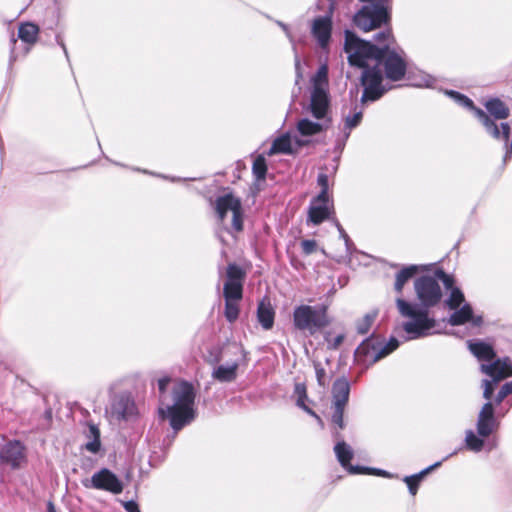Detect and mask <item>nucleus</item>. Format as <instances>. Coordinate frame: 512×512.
<instances>
[{"label": "nucleus", "mask_w": 512, "mask_h": 512, "mask_svg": "<svg viewBox=\"0 0 512 512\" xmlns=\"http://www.w3.org/2000/svg\"><path fill=\"white\" fill-rule=\"evenodd\" d=\"M414 290L419 304L411 303L402 297L396 298V307L401 317L406 318L402 329L407 333L406 340L419 339L432 335L436 320L429 316V309L437 306L442 299V289L437 279L422 275L414 282Z\"/></svg>", "instance_id": "nucleus-1"}, {"label": "nucleus", "mask_w": 512, "mask_h": 512, "mask_svg": "<svg viewBox=\"0 0 512 512\" xmlns=\"http://www.w3.org/2000/svg\"><path fill=\"white\" fill-rule=\"evenodd\" d=\"M173 403L160 407L158 412L163 419H168L174 432L190 424L196 417L194 409L195 389L188 381H181L173 387Z\"/></svg>", "instance_id": "nucleus-2"}, {"label": "nucleus", "mask_w": 512, "mask_h": 512, "mask_svg": "<svg viewBox=\"0 0 512 512\" xmlns=\"http://www.w3.org/2000/svg\"><path fill=\"white\" fill-rule=\"evenodd\" d=\"M374 39L376 42L381 44L383 53L375 61V65L379 68H383L385 77L391 81H399L404 78L407 70V63L404 59V52L396 51L390 48L391 42L394 40L393 34L390 28H386L377 34Z\"/></svg>", "instance_id": "nucleus-3"}, {"label": "nucleus", "mask_w": 512, "mask_h": 512, "mask_svg": "<svg viewBox=\"0 0 512 512\" xmlns=\"http://www.w3.org/2000/svg\"><path fill=\"white\" fill-rule=\"evenodd\" d=\"M381 44L359 38L354 32L345 30L344 51L351 66L364 68L375 63L383 53Z\"/></svg>", "instance_id": "nucleus-4"}, {"label": "nucleus", "mask_w": 512, "mask_h": 512, "mask_svg": "<svg viewBox=\"0 0 512 512\" xmlns=\"http://www.w3.org/2000/svg\"><path fill=\"white\" fill-rule=\"evenodd\" d=\"M330 324L327 307L324 305L302 304L293 311V325L299 331H307L314 335Z\"/></svg>", "instance_id": "nucleus-5"}, {"label": "nucleus", "mask_w": 512, "mask_h": 512, "mask_svg": "<svg viewBox=\"0 0 512 512\" xmlns=\"http://www.w3.org/2000/svg\"><path fill=\"white\" fill-rule=\"evenodd\" d=\"M446 94L451 97L457 104L474 111L475 116L485 128L486 132L495 140L508 143L510 138V126L507 122H502L500 126L487 115L485 111L474 106L473 101L467 96L454 90L446 91Z\"/></svg>", "instance_id": "nucleus-6"}, {"label": "nucleus", "mask_w": 512, "mask_h": 512, "mask_svg": "<svg viewBox=\"0 0 512 512\" xmlns=\"http://www.w3.org/2000/svg\"><path fill=\"white\" fill-rule=\"evenodd\" d=\"M361 69L360 83L363 87L361 103L375 102L388 91L383 84V71L375 63Z\"/></svg>", "instance_id": "nucleus-7"}, {"label": "nucleus", "mask_w": 512, "mask_h": 512, "mask_svg": "<svg viewBox=\"0 0 512 512\" xmlns=\"http://www.w3.org/2000/svg\"><path fill=\"white\" fill-rule=\"evenodd\" d=\"M389 22L390 12L388 7H369L363 5L353 17L354 25L363 32H370L381 28L383 25H388Z\"/></svg>", "instance_id": "nucleus-8"}, {"label": "nucleus", "mask_w": 512, "mask_h": 512, "mask_svg": "<svg viewBox=\"0 0 512 512\" xmlns=\"http://www.w3.org/2000/svg\"><path fill=\"white\" fill-rule=\"evenodd\" d=\"M350 382L342 376L337 378L332 385L333 412L331 421L340 430L344 429V410L349 400Z\"/></svg>", "instance_id": "nucleus-9"}, {"label": "nucleus", "mask_w": 512, "mask_h": 512, "mask_svg": "<svg viewBox=\"0 0 512 512\" xmlns=\"http://www.w3.org/2000/svg\"><path fill=\"white\" fill-rule=\"evenodd\" d=\"M399 344L400 342L397 338L391 337L388 342L383 345L382 341L374 337V335H371L362 341L355 353L359 356L371 358L373 362H376L396 350Z\"/></svg>", "instance_id": "nucleus-10"}, {"label": "nucleus", "mask_w": 512, "mask_h": 512, "mask_svg": "<svg viewBox=\"0 0 512 512\" xmlns=\"http://www.w3.org/2000/svg\"><path fill=\"white\" fill-rule=\"evenodd\" d=\"M82 485L88 489L103 490L112 494H119L123 490L122 481L108 468H102L90 479L83 480Z\"/></svg>", "instance_id": "nucleus-11"}, {"label": "nucleus", "mask_w": 512, "mask_h": 512, "mask_svg": "<svg viewBox=\"0 0 512 512\" xmlns=\"http://www.w3.org/2000/svg\"><path fill=\"white\" fill-rule=\"evenodd\" d=\"M308 111L317 120H326L331 118L329 116L330 95L328 90L320 83H315L313 85Z\"/></svg>", "instance_id": "nucleus-12"}, {"label": "nucleus", "mask_w": 512, "mask_h": 512, "mask_svg": "<svg viewBox=\"0 0 512 512\" xmlns=\"http://www.w3.org/2000/svg\"><path fill=\"white\" fill-rule=\"evenodd\" d=\"M333 12L334 4L331 2L326 14L315 17L312 22L311 34L321 48H326L330 42L333 25Z\"/></svg>", "instance_id": "nucleus-13"}, {"label": "nucleus", "mask_w": 512, "mask_h": 512, "mask_svg": "<svg viewBox=\"0 0 512 512\" xmlns=\"http://www.w3.org/2000/svg\"><path fill=\"white\" fill-rule=\"evenodd\" d=\"M335 214L334 203L331 198L318 196L312 198L308 207L307 223L320 225L326 220L332 219Z\"/></svg>", "instance_id": "nucleus-14"}, {"label": "nucleus", "mask_w": 512, "mask_h": 512, "mask_svg": "<svg viewBox=\"0 0 512 512\" xmlns=\"http://www.w3.org/2000/svg\"><path fill=\"white\" fill-rule=\"evenodd\" d=\"M480 370L494 383H498L512 376V361L509 357L494 358L491 362L481 363Z\"/></svg>", "instance_id": "nucleus-15"}, {"label": "nucleus", "mask_w": 512, "mask_h": 512, "mask_svg": "<svg viewBox=\"0 0 512 512\" xmlns=\"http://www.w3.org/2000/svg\"><path fill=\"white\" fill-rule=\"evenodd\" d=\"M58 20L53 14V17L44 23L42 27L34 23V44L42 42L43 44H52L53 42L58 43L64 51L66 58L68 59V51L65 44L62 42L59 34L55 31V26Z\"/></svg>", "instance_id": "nucleus-16"}, {"label": "nucleus", "mask_w": 512, "mask_h": 512, "mask_svg": "<svg viewBox=\"0 0 512 512\" xmlns=\"http://www.w3.org/2000/svg\"><path fill=\"white\" fill-rule=\"evenodd\" d=\"M111 414L117 420H132L138 412L135 401L130 394H120L111 403Z\"/></svg>", "instance_id": "nucleus-17"}, {"label": "nucleus", "mask_w": 512, "mask_h": 512, "mask_svg": "<svg viewBox=\"0 0 512 512\" xmlns=\"http://www.w3.org/2000/svg\"><path fill=\"white\" fill-rule=\"evenodd\" d=\"M236 350L234 354L239 353L242 356V361L236 360L229 365H219L212 371L213 379L221 383L233 382L237 378V369L242 363L247 362V353L241 345H234Z\"/></svg>", "instance_id": "nucleus-18"}, {"label": "nucleus", "mask_w": 512, "mask_h": 512, "mask_svg": "<svg viewBox=\"0 0 512 512\" xmlns=\"http://www.w3.org/2000/svg\"><path fill=\"white\" fill-rule=\"evenodd\" d=\"M41 402L44 406V412L39 416L37 420V431H47L52 427L53 423V409L56 405V396L54 395H43L41 396Z\"/></svg>", "instance_id": "nucleus-19"}, {"label": "nucleus", "mask_w": 512, "mask_h": 512, "mask_svg": "<svg viewBox=\"0 0 512 512\" xmlns=\"http://www.w3.org/2000/svg\"><path fill=\"white\" fill-rule=\"evenodd\" d=\"M331 123V118L322 120V122H314L308 118H302L297 123V131L301 136H313L326 131Z\"/></svg>", "instance_id": "nucleus-20"}, {"label": "nucleus", "mask_w": 512, "mask_h": 512, "mask_svg": "<svg viewBox=\"0 0 512 512\" xmlns=\"http://www.w3.org/2000/svg\"><path fill=\"white\" fill-rule=\"evenodd\" d=\"M0 459L12 467H18L23 460V447L20 442L7 443L0 452Z\"/></svg>", "instance_id": "nucleus-21"}, {"label": "nucleus", "mask_w": 512, "mask_h": 512, "mask_svg": "<svg viewBox=\"0 0 512 512\" xmlns=\"http://www.w3.org/2000/svg\"><path fill=\"white\" fill-rule=\"evenodd\" d=\"M333 436L338 440L334 446V453L340 465L346 470L349 465H351V460L354 455L353 449L349 444L341 440L339 431H335Z\"/></svg>", "instance_id": "nucleus-22"}, {"label": "nucleus", "mask_w": 512, "mask_h": 512, "mask_svg": "<svg viewBox=\"0 0 512 512\" xmlns=\"http://www.w3.org/2000/svg\"><path fill=\"white\" fill-rule=\"evenodd\" d=\"M241 206V201L239 198L233 196V194L228 193L223 196H220L216 199V213L219 220L224 221L228 211H235L236 206Z\"/></svg>", "instance_id": "nucleus-23"}, {"label": "nucleus", "mask_w": 512, "mask_h": 512, "mask_svg": "<svg viewBox=\"0 0 512 512\" xmlns=\"http://www.w3.org/2000/svg\"><path fill=\"white\" fill-rule=\"evenodd\" d=\"M468 346L470 352L482 363L491 362L496 357L494 348L483 341H470Z\"/></svg>", "instance_id": "nucleus-24"}, {"label": "nucleus", "mask_w": 512, "mask_h": 512, "mask_svg": "<svg viewBox=\"0 0 512 512\" xmlns=\"http://www.w3.org/2000/svg\"><path fill=\"white\" fill-rule=\"evenodd\" d=\"M275 311L269 300H262L257 308V320L263 329L269 330L274 325Z\"/></svg>", "instance_id": "nucleus-25"}, {"label": "nucleus", "mask_w": 512, "mask_h": 512, "mask_svg": "<svg viewBox=\"0 0 512 512\" xmlns=\"http://www.w3.org/2000/svg\"><path fill=\"white\" fill-rule=\"evenodd\" d=\"M488 116L496 124V120H503L509 117V108L499 98H492L485 103Z\"/></svg>", "instance_id": "nucleus-26"}, {"label": "nucleus", "mask_w": 512, "mask_h": 512, "mask_svg": "<svg viewBox=\"0 0 512 512\" xmlns=\"http://www.w3.org/2000/svg\"><path fill=\"white\" fill-rule=\"evenodd\" d=\"M419 269L420 266L412 264L404 266L399 272L396 273L394 290L399 295V297L402 296L405 284L418 273Z\"/></svg>", "instance_id": "nucleus-27"}, {"label": "nucleus", "mask_w": 512, "mask_h": 512, "mask_svg": "<svg viewBox=\"0 0 512 512\" xmlns=\"http://www.w3.org/2000/svg\"><path fill=\"white\" fill-rule=\"evenodd\" d=\"M441 461L439 462H436L432 465H430L429 467L423 469L422 471H420L419 473L417 474H414V475H410V476H405L403 481L407 484L408 486V490H409V493L412 495V496H415L417 491H418V487H419V484H420V481L422 480V478L427 474L429 473L430 471H432L434 468L436 467H439L441 465Z\"/></svg>", "instance_id": "nucleus-28"}, {"label": "nucleus", "mask_w": 512, "mask_h": 512, "mask_svg": "<svg viewBox=\"0 0 512 512\" xmlns=\"http://www.w3.org/2000/svg\"><path fill=\"white\" fill-rule=\"evenodd\" d=\"M472 307L470 304L465 303L462 307L457 308L449 317V323L452 326L463 325L470 321L472 318Z\"/></svg>", "instance_id": "nucleus-29"}, {"label": "nucleus", "mask_w": 512, "mask_h": 512, "mask_svg": "<svg viewBox=\"0 0 512 512\" xmlns=\"http://www.w3.org/2000/svg\"><path fill=\"white\" fill-rule=\"evenodd\" d=\"M363 117V111L362 109H359V105L354 102L351 103L350 113L345 116V124H344V131L349 132L357 127Z\"/></svg>", "instance_id": "nucleus-30"}, {"label": "nucleus", "mask_w": 512, "mask_h": 512, "mask_svg": "<svg viewBox=\"0 0 512 512\" xmlns=\"http://www.w3.org/2000/svg\"><path fill=\"white\" fill-rule=\"evenodd\" d=\"M271 153L292 154L291 138L288 133L277 137L271 146Z\"/></svg>", "instance_id": "nucleus-31"}, {"label": "nucleus", "mask_w": 512, "mask_h": 512, "mask_svg": "<svg viewBox=\"0 0 512 512\" xmlns=\"http://www.w3.org/2000/svg\"><path fill=\"white\" fill-rule=\"evenodd\" d=\"M477 433L480 437H488L497 427V421L491 417H478Z\"/></svg>", "instance_id": "nucleus-32"}, {"label": "nucleus", "mask_w": 512, "mask_h": 512, "mask_svg": "<svg viewBox=\"0 0 512 512\" xmlns=\"http://www.w3.org/2000/svg\"><path fill=\"white\" fill-rule=\"evenodd\" d=\"M243 286L242 283L225 282L223 287V294L225 301H239L242 298Z\"/></svg>", "instance_id": "nucleus-33"}, {"label": "nucleus", "mask_w": 512, "mask_h": 512, "mask_svg": "<svg viewBox=\"0 0 512 512\" xmlns=\"http://www.w3.org/2000/svg\"><path fill=\"white\" fill-rule=\"evenodd\" d=\"M88 437H92V440L85 444V449L91 453H98L101 447L100 442V431L94 424L89 425Z\"/></svg>", "instance_id": "nucleus-34"}, {"label": "nucleus", "mask_w": 512, "mask_h": 512, "mask_svg": "<svg viewBox=\"0 0 512 512\" xmlns=\"http://www.w3.org/2000/svg\"><path fill=\"white\" fill-rule=\"evenodd\" d=\"M465 297L460 288L454 287L451 289L448 298L445 300L446 306L451 310H456L464 302Z\"/></svg>", "instance_id": "nucleus-35"}, {"label": "nucleus", "mask_w": 512, "mask_h": 512, "mask_svg": "<svg viewBox=\"0 0 512 512\" xmlns=\"http://www.w3.org/2000/svg\"><path fill=\"white\" fill-rule=\"evenodd\" d=\"M252 173L256 180L263 181L265 180L267 173V164L266 160L262 155H259L253 162L252 165Z\"/></svg>", "instance_id": "nucleus-36"}, {"label": "nucleus", "mask_w": 512, "mask_h": 512, "mask_svg": "<svg viewBox=\"0 0 512 512\" xmlns=\"http://www.w3.org/2000/svg\"><path fill=\"white\" fill-rule=\"evenodd\" d=\"M376 316V312H371L367 313L362 319L358 320L356 324L357 333L360 335H366L370 331Z\"/></svg>", "instance_id": "nucleus-37"}, {"label": "nucleus", "mask_w": 512, "mask_h": 512, "mask_svg": "<svg viewBox=\"0 0 512 512\" xmlns=\"http://www.w3.org/2000/svg\"><path fill=\"white\" fill-rule=\"evenodd\" d=\"M465 443L469 450L479 452L484 446V441L476 436L472 430L466 432Z\"/></svg>", "instance_id": "nucleus-38"}, {"label": "nucleus", "mask_w": 512, "mask_h": 512, "mask_svg": "<svg viewBox=\"0 0 512 512\" xmlns=\"http://www.w3.org/2000/svg\"><path fill=\"white\" fill-rule=\"evenodd\" d=\"M243 277L244 272L238 265H236L235 263H231L228 265L226 282L242 283Z\"/></svg>", "instance_id": "nucleus-39"}, {"label": "nucleus", "mask_w": 512, "mask_h": 512, "mask_svg": "<svg viewBox=\"0 0 512 512\" xmlns=\"http://www.w3.org/2000/svg\"><path fill=\"white\" fill-rule=\"evenodd\" d=\"M224 315L228 322L233 323L239 316V306L237 301H225Z\"/></svg>", "instance_id": "nucleus-40"}, {"label": "nucleus", "mask_w": 512, "mask_h": 512, "mask_svg": "<svg viewBox=\"0 0 512 512\" xmlns=\"http://www.w3.org/2000/svg\"><path fill=\"white\" fill-rule=\"evenodd\" d=\"M344 339V334H338L335 337H333L332 333L329 331L324 334V341L327 345V349L329 350H337L339 346L343 343Z\"/></svg>", "instance_id": "nucleus-41"}, {"label": "nucleus", "mask_w": 512, "mask_h": 512, "mask_svg": "<svg viewBox=\"0 0 512 512\" xmlns=\"http://www.w3.org/2000/svg\"><path fill=\"white\" fill-rule=\"evenodd\" d=\"M317 184L320 186L321 190L319 194L317 195L320 200L323 199V197L330 198L328 194V188H329V179L328 175L326 173H319L317 176Z\"/></svg>", "instance_id": "nucleus-42"}, {"label": "nucleus", "mask_w": 512, "mask_h": 512, "mask_svg": "<svg viewBox=\"0 0 512 512\" xmlns=\"http://www.w3.org/2000/svg\"><path fill=\"white\" fill-rule=\"evenodd\" d=\"M19 38L28 46L32 43V23L26 22L19 27Z\"/></svg>", "instance_id": "nucleus-43"}, {"label": "nucleus", "mask_w": 512, "mask_h": 512, "mask_svg": "<svg viewBox=\"0 0 512 512\" xmlns=\"http://www.w3.org/2000/svg\"><path fill=\"white\" fill-rule=\"evenodd\" d=\"M232 228L236 232H240L243 230V210L242 205L236 206V210L232 212Z\"/></svg>", "instance_id": "nucleus-44"}, {"label": "nucleus", "mask_w": 512, "mask_h": 512, "mask_svg": "<svg viewBox=\"0 0 512 512\" xmlns=\"http://www.w3.org/2000/svg\"><path fill=\"white\" fill-rule=\"evenodd\" d=\"M293 51H294V67H295V85H299V83L303 80V69H302V62L301 58L298 54V51L296 49V45H293Z\"/></svg>", "instance_id": "nucleus-45"}, {"label": "nucleus", "mask_w": 512, "mask_h": 512, "mask_svg": "<svg viewBox=\"0 0 512 512\" xmlns=\"http://www.w3.org/2000/svg\"><path fill=\"white\" fill-rule=\"evenodd\" d=\"M295 394L297 395L296 405L299 408H302L306 405V401L308 400L306 387L304 384H296L294 389Z\"/></svg>", "instance_id": "nucleus-46"}, {"label": "nucleus", "mask_w": 512, "mask_h": 512, "mask_svg": "<svg viewBox=\"0 0 512 512\" xmlns=\"http://www.w3.org/2000/svg\"><path fill=\"white\" fill-rule=\"evenodd\" d=\"M313 367L315 370L318 385L321 387H325L327 384L325 368L322 366V364L319 361H314Z\"/></svg>", "instance_id": "nucleus-47"}, {"label": "nucleus", "mask_w": 512, "mask_h": 512, "mask_svg": "<svg viewBox=\"0 0 512 512\" xmlns=\"http://www.w3.org/2000/svg\"><path fill=\"white\" fill-rule=\"evenodd\" d=\"M433 277H435L438 282L442 281V283L444 284V286L447 289L451 290L452 288H454L453 287V284H454L453 277L448 275L447 273H445L442 269L436 270Z\"/></svg>", "instance_id": "nucleus-48"}, {"label": "nucleus", "mask_w": 512, "mask_h": 512, "mask_svg": "<svg viewBox=\"0 0 512 512\" xmlns=\"http://www.w3.org/2000/svg\"><path fill=\"white\" fill-rule=\"evenodd\" d=\"M510 394H512V381L502 385L495 397L496 404H500Z\"/></svg>", "instance_id": "nucleus-49"}, {"label": "nucleus", "mask_w": 512, "mask_h": 512, "mask_svg": "<svg viewBox=\"0 0 512 512\" xmlns=\"http://www.w3.org/2000/svg\"><path fill=\"white\" fill-rule=\"evenodd\" d=\"M301 248L305 255H311L317 250V242L313 239L302 240Z\"/></svg>", "instance_id": "nucleus-50"}, {"label": "nucleus", "mask_w": 512, "mask_h": 512, "mask_svg": "<svg viewBox=\"0 0 512 512\" xmlns=\"http://www.w3.org/2000/svg\"><path fill=\"white\" fill-rule=\"evenodd\" d=\"M495 384L496 383H494V381H492V380H488V379L483 380V386H484L483 397L485 399L489 400L492 397Z\"/></svg>", "instance_id": "nucleus-51"}, {"label": "nucleus", "mask_w": 512, "mask_h": 512, "mask_svg": "<svg viewBox=\"0 0 512 512\" xmlns=\"http://www.w3.org/2000/svg\"><path fill=\"white\" fill-rule=\"evenodd\" d=\"M371 467H365L360 465H349L346 471L350 474H370Z\"/></svg>", "instance_id": "nucleus-52"}, {"label": "nucleus", "mask_w": 512, "mask_h": 512, "mask_svg": "<svg viewBox=\"0 0 512 512\" xmlns=\"http://www.w3.org/2000/svg\"><path fill=\"white\" fill-rule=\"evenodd\" d=\"M478 417H491V418H495L494 417V408H493V405L490 401H487L481 411L479 412V415Z\"/></svg>", "instance_id": "nucleus-53"}, {"label": "nucleus", "mask_w": 512, "mask_h": 512, "mask_svg": "<svg viewBox=\"0 0 512 512\" xmlns=\"http://www.w3.org/2000/svg\"><path fill=\"white\" fill-rule=\"evenodd\" d=\"M434 83V79L430 75H425L421 80L413 82V86L417 87H431Z\"/></svg>", "instance_id": "nucleus-54"}, {"label": "nucleus", "mask_w": 512, "mask_h": 512, "mask_svg": "<svg viewBox=\"0 0 512 512\" xmlns=\"http://www.w3.org/2000/svg\"><path fill=\"white\" fill-rule=\"evenodd\" d=\"M360 2L364 3L365 6L369 7H388L389 0H359Z\"/></svg>", "instance_id": "nucleus-55"}, {"label": "nucleus", "mask_w": 512, "mask_h": 512, "mask_svg": "<svg viewBox=\"0 0 512 512\" xmlns=\"http://www.w3.org/2000/svg\"><path fill=\"white\" fill-rule=\"evenodd\" d=\"M170 383L169 377H163L158 380V389L160 392V396L163 397L164 393L166 392L167 386Z\"/></svg>", "instance_id": "nucleus-56"}, {"label": "nucleus", "mask_w": 512, "mask_h": 512, "mask_svg": "<svg viewBox=\"0 0 512 512\" xmlns=\"http://www.w3.org/2000/svg\"><path fill=\"white\" fill-rule=\"evenodd\" d=\"M123 506L126 512H141L138 504L133 500L124 502Z\"/></svg>", "instance_id": "nucleus-57"}, {"label": "nucleus", "mask_w": 512, "mask_h": 512, "mask_svg": "<svg viewBox=\"0 0 512 512\" xmlns=\"http://www.w3.org/2000/svg\"><path fill=\"white\" fill-rule=\"evenodd\" d=\"M335 227L337 228L340 238H342L344 241H349V236L342 227V225L339 223V221L335 218L332 219Z\"/></svg>", "instance_id": "nucleus-58"}, {"label": "nucleus", "mask_w": 512, "mask_h": 512, "mask_svg": "<svg viewBox=\"0 0 512 512\" xmlns=\"http://www.w3.org/2000/svg\"><path fill=\"white\" fill-rule=\"evenodd\" d=\"M302 410H304L307 414L311 415L312 417H314L318 423H320L321 425H323V422H322V419L320 418V416L314 411L312 410L310 407H308L307 405H305L304 407L301 408Z\"/></svg>", "instance_id": "nucleus-59"}, {"label": "nucleus", "mask_w": 512, "mask_h": 512, "mask_svg": "<svg viewBox=\"0 0 512 512\" xmlns=\"http://www.w3.org/2000/svg\"><path fill=\"white\" fill-rule=\"evenodd\" d=\"M302 410H304L307 414L311 415L312 417H314L318 423H320L321 425H323V422H322V419L320 418V416L314 411L312 410L310 407H308L307 405H305L304 407L301 408Z\"/></svg>", "instance_id": "nucleus-60"}, {"label": "nucleus", "mask_w": 512, "mask_h": 512, "mask_svg": "<svg viewBox=\"0 0 512 512\" xmlns=\"http://www.w3.org/2000/svg\"><path fill=\"white\" fill-rule=\"evenodd\" d=\"M349 135H350L349 132H345L343 138L341 140L338 139L336 141V149H338L340 151L343 150L345 143H346L347 139L349 138Z\"/></svg>", "instance_id": "nucleus-61"}, {"label": "nucleus", "mask_w": 512, "mask_h": 512, "mask_svg": "<svg viewBox=\"0 0 512 512\" xmlns=\"http://www.w3.org/2000/svg\"><path fill=\"white\" fill-rule=\"evenodd\" d=\"M370 475H377V476H383V477H391L389 472H387L385 470H382V469H378V468H371Z\"/></svg>", "instance_id": "nucleus-62"}, {"label": "nucleus", "mask_w": 512, "mask_h": 512, "mask_svg": "<svg viewBox=\"0 0 512 512\" xmlns=\"http://www.w3.org/2000/svg\"><path fill=\"white\" fill-rule=\"evenodd\" d=\"M469 322H471L473 326L479 327L483 324V317L481 315L474 316L472 314V318Z\"/></svg>", "instance_id": "nucleus-63"}, {"label": "nucleus", "mask_w": 512, "mask_h": 512, "mask_svg": "<svg viewBox=\"0 0 512 512\" xmlns=\"http://www.w3.org/2000/svg\"><path fill=\"white\" fill-rule=\"evenodd\" d=\"M279 25L283 29V31L285 32L287 37L289 38L290 42L292 43V46L295 45L289 27L286 24L282 23V22H279Z\"/></svg>", "instance_id": "nucleus-64"}]
</instances>
